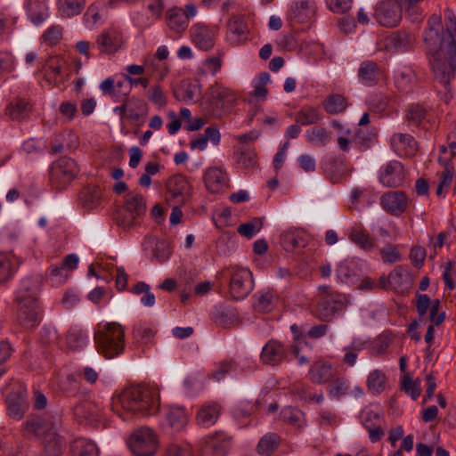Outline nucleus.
<instances>
[{
  "label": "nucleus",
  "mask_w": 456,
  "mask_h": 456,
  "mask_svg": "<svg viewBox=\"0 0 456 456\" xmlns=\"http://www.w3.org/2000/svg\"><path fill=\"white\" fill-rule=\"evenodd\" d=\"M424 42L435 79L447 89L456 72V20L451 19L444 29L440 17L431 16Z\"/></svg>",
  "instance_id": "obj_1"
},
{
  "label": "nucleus",
  "mask_w": 456,
  "mask_h": 456,
  "mask_svg": "<svg viewBox=\"0 0 456 456\" xmlns=\"http://www.w3.org/2000/svg\"><path fill=\"white\" fill-rule=\"evenodd\" d=\"M159 408V392L158 388L149 385L128 387L112 398V410L123 420L155 415Z\"/></svg>",
  "instance_id": "obj_2"
},
{
  "label": "nucleus",
  "mask_w": 456,
  "mask_h": 456,
  "mask_svg": "<svg viewBox=\"0 0 456 456\" xmlns=\"http://www.w3.org/2000/svg\"><path fill=\"white\" fill-rule=\"evenodd\" d=\"M94 342L99 353L114 358L125 350V330L118 322H108L94 333Z\"/></svg>",
  "instance_id": "obj_3"
},
{
  "label": "nucleus",
  "mask_w": 456,
  "mask_h": 456,
  "mask_svg": "<svg viewBox=\"0 0 456 456\" xmlns=\"http://www.w3.org/2000/svg\"><path fill=\"white\" fill-rule=\"evenodd\" d=\"M128 446L134 456H154L159 442L151 428L142 427L130 436Z\"/></svg>",
  "instance_id": "obj_4"
},
{
  "label": "nucleus",
  "mask_w": 456,
  "mask_h": 456,
  "mask_svg": "<svg viewBox=\"0 0 456 456\" xmlns=\"http://www.w3.org/2000/svg\"><path fill=\"white\" fill-rule=\"evenodd\" d=\"M347 305L346 295L335 292L322 295L315 306V314L322 322H330L338 316Z\"/></svg>",
  "instance_id": "obj_5"
},
{
  "label": "nucleus",
  "mask_w": 456,
  "mask_h": 456,
  "mask_svg": "<svg viewBox=\"0 0 456 456\" xmlns=\"http://www.w3.org/2000/svg\"><path fill=\"white\" fill-rule=\"evenodd\" d=\"M167 200L169 205L186 204L191 194L192 186L190 183L188 178L181 174L171 176L167 182Z\"/></svg>",
  "instance_id": "obj_6"
},
{
  "label": "nucleus",
  "mask_w": 456,
  "mask_h": 456,
  "mask_svg": "<svg viewBox=\"0 0 456 456\" xmlns=\"http://www.w3.org/2000/svg\"><path fill=\"white\" fill-rule=\"evenodd\" d=\"M232 444V436L224 431H216L202 439L200 456H226Z\"/></svg>",
  "instance_id": "obj_7"
},
{
  "label": "nucleus",
  "mask_w": 456,
  "mask_h": 456,
  "mask_svg": "<svg viewBox=\"0 0 456 456\" xmlns=\"http://www.w3.org/2000/svg\"><path fill=\"white\" fill-rule=\"evenodd\" d=\"M78 172L79 168L76 161L71 158L63 157L52 165L51 180L61 189L75 179Z\"/></svg>",
  "instance_id": "obj_8"
},
{
  "label": "nucleus",
  "mask_w": 456,
  "mask_h": 456,
  "mask_svg": "<svg viewBox=\"0 0 456 456\" xmlns=\"http://www.w3.org/2000/svg\"><path fill=\"white\" fill-rule=\"evenodd\" d=\"M401 7L394 0H381L374 6L373 18L382 27L394 28L402 20Z\"/></svg>",
  "instance_id": "obj_9"
},
{
  "label": "nucleus",
  "mask_w": 456,
  "mask_h": 456,
  "mask_svg": "<svg viewBox=\"0 0 456 456\" xmlns=\"http://www.w3.org/2000/svg\"><path fill=\"white\" fill-rule=\"evenodd\" d=\"M16 305L17 321L26 330H34L41 322L40 302L13 301Z\"/></svg>",
  "instance_id": "obj_10"
},
{
  "label": "nucleus",
  "mask_w": 456,
  "mask_h": 456,
  "mask_svg": "<svg viewBox=\"0 0 456 456\" xmlns=\"http://www.w3.org/2000/svg\"><path fill=\"white\" fill-rule=\"evenodd\" d=\"M5 402L8 415L15 419H22L28 408L26 387L21 383H15Z\"/></svg>",
  "instance_id": "obj_11"
},
{
  "label": "nucleus",
  "mask_w": 456,
  "mask_h": 456,
  "mask_svg": "<svg viewBox=\"0 0 456 456\" xmlns=\"http://www.w3.org/2000/svg\"><path fill=\"white\" fill-rule=\"evenodd\" d=\"M254 289L252 273L246 268L236 270L230 279V295L234 300L247 297Z\"/></svg>",
  "instance_id": "obj_12"
},
{
  "label": "nucleus",
  "mask_w": 456,
  "mask_h": 456,
  "mask_svg": "<svg viewBox=\"0 0 456 456\" xmlns=\"http://www.w3.org/2000/svg\"><path fill=\"white\" fill-rule=\"evenodd\" d=\"M42 283L43 279L40 275L23 278L15 291L13 301L39 302Z\"/></svg>",
  "instance_id": "obj_13"
},
{
  "label": "nucleus",
  "mask_w": 456,
  "mask_h": 456,
  "mask_svg": "<svg viewBox=\"0 0 456 456\" xmlns=\"http://www.w3.org/2000/svg\"><path fill=\"white\" fill-rule=\"evenodd\" d=\"M196 13V7L192 4H186L185 10L178 7L171 8L167 12V26L174 31H183L188 27L189 20Z\"/></svg>",
  "instance_id": "obj_14"
},
{
  "label": "nucleus",
  "mask_w": 456,
  "mask_h": 456,
  "mask_svg": "<svg viewBox=\"0 0 456 456\" xmlns=\"http://www.w3.org/2000/svg\"><path fill=\"white\" fill-rule=\"evenodd\" d=\"M288 358L287 348L281 342L270 339L263 347L260 359L264 364L278 366Z\"/></svg>",
  "instance_id": "obj_15"
},
{
  "label": "nucleus",
  "mask_w": 456,
  "mask_h": 456,
  "mask_svg": "<svg viewBox=\"0 0 456 456\" xmlns=\"http://www.w3.org/2000/svg\"><path fill=\"white\" fill-rule=\"evenodd\" d=\"M380 205L388 214L398 216L408 208V199L402 191H391L381 196Z\"/></svg>",
  "instance_id": "obj_16"
},
{
  "label": "nucleus",
  "mask_w": 456,
  "mask_h": 456,
  "mask_svg": "<svg viewBox=\"0 0 456 456\" xmlns=\"http://www.w3.org/2000/svg\"><path fill=\"white\" fill-rule=\"evenodd\" d=\"M362 274V268L354 259H345L336 267L338 281L347 285L356 284L360 281Z\"/></svg>",
  "instance_id": "obj_17"
},
{
  "label": "nucleus",
  "mask_w": 456,
  "mask_h": 456,
  "mask_svg": "<svg viewBox=\"0 0 456 456\" xmlns=\"http://www.w3.org/2000/svg\"><path fill=\"white\" fill-rule=\"evenodd\" d=\"M403 179V166L399 161H389L380 168L379 181L386 187H399Z\"/></svg>",
  "instance_id": "obj_18"
},
{
  "label": "nucleus",
  "mask_w": 456,
  "mask_h": 456,
  "mask_svg": "<svg viewBox=\"0 0 456 456\" xmlns=\"http://www.w3.org/2000/svg\"><path fill=\"white\" fill-rule=\"evenodd\" d=\"M59 424V421H53L51 428L43 436L44 453L45 456H61L63 452L65 441L57 433Z\"/></svg>",
  "instance_id": "obj_19"
},
{
  "label": "nucleus",
  "mask_w": 456,
  "mask_h": 456,
  "mask_svg": "<svg viewBox=\"0 0 456 456\" xmlns=\"http://www.w3.org/2000/svg\"><path fill=\"white\" fill-rule=\"evenodd\" d=\"M32 110L28 98L16 96L6 106L5 115L14 121H24L29 118Z\"/></svg>",
  "instance_id": "obj_20"
},
{
  "label": "nucleus",
  "mask_w": 456,
  "mask_h": 456,
  "mask_svg": "<svg viewBox=\"0 0 456 456\" xmlns=\"http://www.w3.org/2000/svg\"><path fill=\"white\" fill-rule=\"evenodd\" d=\"M204 183L208 191L218 193L228 188V175L219 167H209L205 172Z\"/></svg>",
  "instance_id": "obj_21"
},
{
  "label": "nucleus",
  "mask_w": 456,
  "mask_h": 456,
  "mask_svg": "<svg viewBox=\"0 0 456 456\" xmlns=\"http://www.w3.org/2000/svg\"><path fill=\"white\" fill-rule=\"evenodd\" d=\"M391 145L395 152L400 157H411L418 151L417 142L409 134H394L391 137Z\"/></svg>",
  "instance_id": "obj_22"
},
{
  "label": "nucleus",
  "mask_w": 456,
  "mask_h": 456,
  "mask_svg": "<svg viewBox=\"0 0 456 456\" xmlns=\"http://www.w3.org/2000/svg\"><path fill=\"white\" fill-rule=\"evenodd\" d=\"M226 38L232 45H240L247 38L248 26L240 16H232L227 23Z\"/></svg>",
  "instance_id": "obj_23"
},
{
  "label": "nucleus",
  "mask_w": 456,
  "mask_h": 456,
  "mask_svg": "<svg viewBox=\"0 0 456 456\" xmlns=\"http://www.w3.org/2000/svg\"><path fill=\"white\" fill-rule=\"evenodd\" d=\"M101 409L93 401L84 400L73 406V413L75 417L82 421L86 420L93 424L99 419Z\"/></svg>",
  "instance_id": "obj_24"
},
{
  "label": "nucleus",
  "mask_w": 456,
  "mask_h": 456,
  "mask_svg": "<svg viewBox=\"0 0 456 456\" xmlns=\"http://www.w3.org/2000/svg\"><path fill=\"white\" fill-rule=\"evenodd\" d=\"M95 45L100 53L111 54L119 49L121 41L115 31L106 30L97 37Z\"/></svg>",
  "instance_id": "obj_25"
},
{
  "label": "nucleus",
  "mask_w": 456,
  "mask_h": 456,
  "mask_svg": "<svg viewBox=\"0 0 456 456\" xmlns=\"http://www.w3.org/2000/svg\"><path fill=\"white\" fill-rule=\"evenodd\" d=\"M313 10L309 6L308 1L295 2L289 7L287 13V20L291 24L305 23L310 20Z\"/></svg>",
  "instance_id": "obj_26"
},
{
  "label": "nucleus",
  "mask_w": 456,
  "mask_h": 456,
  "mask_svg": "<svg viewBox=\"0 0 456 456\" xmlns=\"http://www.w3.org/2000/svg\"><path fill=\"white\" fill-rule=\"evenodd\" d=\"M194 44L201 50L208 51L214 46L213 32L204 25H195L191 29Z\"/></svg>",
  "instance_id": "obj_27"
},
{
  "label": "nucleus",
  "mask_w": 456,
  "mask_h": 456,
  "mask_svg": "<svg viewBox=\"0 0 456 456\" xmlns=\"http://www.w3.org/2000/svg\"><path fill=\"white\" fill-rule=\"evenodd\" d=\"M142 247L143 250L151 248L152 257L159 263L167 261L171 255L169 245L164 240H155L152 238L145 239Z\"/></svg>",
  "instance_id": "obj_28"
},
{
  "label": "nucleus",
  "mask_w": 456,
  "mask_h": 456,
  "mask_svg": "<svg viewBox=\"0 0 456 456\" xmlns=\"http://www.w3.org/2000/svg\"><path fill=\"white\" fill-rule=\"evenodd\" d=\"M380 69L372 61H362L358 70V77L362 84L372 86L379 82Z\"/></svg>",
  "instance_id": "obj_29"
},
{
  "label": "nucleus",
  "mask_w": 456,
  "mask_h": 456,
  "mask_svg": "<svg viewBox=\"0 0 456 456\" xmlns=\"http://www.w3.org/2000/svg\"><path fill=\"white\" fill-rule=\"evenodd\" d=\"M79 200L84 208L94 209L102 202V191L96 185H87L82 189Z\"/></svg>",
  "instance_id": "obj_30"
},
{
  "label": "nucleus",
  "mask_w": 456,
  "mask_h": 456,
  "mask_svg": "<svg viewBox=\"0 0 456 456\" xmlns=\"http://www.w3.org/2000/svg\"><path fill=\"white\" fill-rule=\"evenodd\" d=\"M391 289L403 292L411 286V277L408 271L402 265H397L390 273Z\"/></svg>",
  "instance_id": "obj_31"
},
{
  "label": "nucleus",
  "mask_w": 456,
  "mask_h": 456,
  "mask_svg": "<svg viewBox=\"0 0 456 456\" xmlns=\"http://www.w3.org/2000/svg\"><path fill=\"white\" fill-rule=\"evenodd\" d=\"M411 37L403 30L394 32L387 38L386 47L395 53L408 51L411 47Z\"/></svg>",
  "instance_id": "obj_32"
},
{
  "label": "nucleus",
  "mask_w": 456,
  "mask_h": 456,
  "mask_svg": "<svg viewBox=\"0 0 456 456\" xmlns=\"http://www.w3.org/2000/svg\"><path fill=\"white\" fill-rule=\"evenodd\" d=\"M233 155L235 157L236 163L241 168H252L256 164V153L255 149L249 145H242L236 148Z\"/></svg>",
  "instance_id": "obj_33"
},
{
  "label": "nucleus",
  "mask_w": 456,
  "mask_h": 456,
  "mask_svg": "<svg viewBox=\"0 0 456 456\" xmlns=\"http://www.w3.org/2000/svg\"><path fill=\"white\" fill-rule=\"evenodd\" d=\"M210 94L214 103L216 108H226L231 107L236 101V97L232 91L226 87L219 86H212Z\"/></svg>",
  "instance_id": "obj_34"
},
{
  "label": "nucleus",
  "mask_w": 456,
  "mask_h": 456,
  "mask_svg": "<svg viewBox=\"0 0 456 456\" xmlns=\"http://www.w3.org/2000/svg\"><path fill=\"white\" fill-rule=\"evenodd\" d=\"M211 319L218 326L230 328L238 321V315L233 310L222 306H216L212 310Z\"/></svg>",
  "instance_id": "obj_35"
},
{
  "label": "nucleus",
  "mask_w": 456,
  "mask_h": 456,
  "mask_svg": "<svg viewBox=\"0 0 456 456\" xmlns=\"http://www.w3.org/2000/svg\"><path fill=\"white\" fill-rule=\"evenodd\" d=\"M275 295L270 290H261L253 297L254 309L259 313H268L274 308Z\"/></svg>",
  "instance_id": "obj_36"
},
{
  "label": "nucleus",
  "mask_w": 456,
  "mask_h": 456,
  "mask_svg": "<svg viewBox=\"0 0 456 456\" xmlns=\"http://www.w3.org/2000/svg\"><path fill=\"white\" fill-rule=\"evenodd\" d=\"M220 409L216 403L204 404L197 414V421L203 427H210L215 424L219 417Z\"/></svg>",
  "instance_id": "obj_37"
},
{
  "label": "nucleus",
  "mask_w": 456,
  "mask_h": 456,
  "mask_svg": "<svg viewBox=\"0 0 456 456\" xmlns=\"http://www.w3.org/2000/svg\"><path fill=\"white\" fill-rule=\"evenodd\" d=\"M62 64L63 61L57 56H51L46 60L45 67L49 71H46V80L57 86L62 83Z\"/></svg>",
  "instance_id": "obj_38"
},
{
  "label": "nucleus",
  "mask_w": 456,
  "mask_h": 456,
  "mask_svg": "<svg viewBox=\"0 0 456 456\" xmlns=\"http://www.w3.org/2000/svg\"><path fill=\"white\" fill-rule=\"evenodd\" d=\"M126 210L134 213L135 217H142L146 212V203L141 194L128 192L124 198L123 207Z\"/></svg>",
  "instance_id": "obj_39"
},
{
  "label": "nucleus",
  "mask_w": 456,
  "mask_h": 456,
  "mask_svg": "<svg viewBox=\"0 0 456 456\" xmlns=\"http://www.w3.org/2000/svg\"><path fill=\"white\" fill-rule=\"evenodd\" d=\"M332 375L331 365L322 362H315L309 370L310 379L316 384L328 382Z\"/></svg>",
  "instance_id": "obj_40"
},
{
  "label": "nucleus",
  "mask_w": 456,
  "mask_h": 456,
  "mask_svg": "<svg viewBox=\"0 0 456 456\" xmlns=\"http://www.w3.org/2000/svg\"><path fill=\"white\" fill-rule=\"evenodd\" d=\"M281 444V437L276 433H267L261 437L257 445L256 452L263 456H269L276 451Z\"/></svg>",
  "instance_id": "obj_41"
},
{
  "label": "nucleus",
  "mask_w": 456,
  "mask_h": 456,
  "mask_svg": "<svg viewBox=\"0 0 456 456\" xmlns=\"http://www.w3.org/2000/svg\"><path fill=\"white\" fill-rule=\"evenodd\" d=\"M417 83L416 74L411 68H404L398 70L395 77L396 86L404 93L411 91L413 86Z\"/></svg>",
  "instance_id": "obj_42"
},
{
  "label": "nucleus",
  "mask_w": 456,
  "mask_h": 456,
  "mask_svg": "<svg viewBox=\"0 0 456 456\" xmlns=\"http://www.w3.org/2000/svg\"><path fill=\"white\" fill-rule=\"evenodd\" d=\"M58 10L62 18L79 14L86 5V0H58Z\"/></svg>",
  "instance_id": "obj_43"
},
{
  "label": "nucleus",
  "mask_w": 456,
  "mask_h": 456,
  "mask_svg": "<svg viewBox=\"0 0 456 456\" xmlns=\"http://www.w3.org/2000/svg\"><path fill=\"white\" fill-rule=\"evenodd\" d=\"M323 108L329 114H338L347 108L346 99L341 94H330L323 101Z\"/></svg>",
  "instance_id": "obj_44"
},
{
  "label": "nucleus",
  "mask_w": 456,
  "mask_h": 456,
  "mask_svg": "<svg viewBox=\"0 0 456 456\" xmlns=\"http://www.w3.org/2000/svg\"><path fill=\"white\" fill-rule=\"evenodd\" d=\"M295 119L297 124L310 126L317 124L321 120V114L317 108L305 106L297 112Z\"/></svg>",
  "instance_id": "obj_45"
},
{
  "label": "nucleus",
  "mask_w": 456,
  "mask_h": 456,
  "mask_svg": "<svg viewBox=\"0 0 456 456\" xmlns=\"http://www.w3.org/2000/svg\"><path fill=\"white\" fill-rule=\"evenodd\" d=\"M308 142L313 145L324 146L330 142L331 133L322 126H314L305 133Z\"/></svg>",
  "instance_id": "obj_46"
},
{
  "label": "nucleus",
  "mask_w": 456,
  "mask_h": 456,
  "mask_svg": "<svg viewBox=\"0 0 456 456\" xmlns=\"http://www.w3.org/2000/svg\"><path fill=\"white\" fill-rule=\"evenodd\" d=\"M18 268V264L11 256L0 253V284L9 281Z\"/></svg>",
  "instance_id": "obj_47"
},
{
  "label": "nucleus",
  "mask_w": 456,
  "mask_h": 456,
  "mask_svg": "<svg viewBox=\"0 0 456 456\" xmlns=\"http://www.w3.org/2000/svg\"><path fill=\"white\" fill-rule=\"evenodd\" d=\"M167 419L175 430L182 429L187 423L188 416L182 407H172L167 414Z\"/></svg>",
  "instance_id": "obj_48"
},
{
  "label": "nucleus",
  "mask_w": 456,
  "mask_h": 456,
  "mask_svg": "<svg viewBox=\"0 0 456 456\" xmlns=\"http://www.w3.org/2000/svg\"><path fill=\"white\" fill-rule=\"evenodd\" d=\"M428 117V110L419 103H412L409 105L406 111V118L411 125L417 127L422 125Z\"/></svg>",
  "instance_id": "obj_49"
},
{
  "label": "nucleus",
  "mask_w": 456,
  "mask_h": 456,
  "mask_svg": "<svg viewBox=\"0 0 456 456\" xmlns=\"http://www.w3.org/2000/svg\"><path fill=\"white\" fill-rule=\"evenodd\" d=\"M386 375L380 370H374L367 377V386L370 391L380 394L385 389Z\"/></svg>",
  "instance_id": "obj_50"
},
{
  "label": "nucleus",
  "mask_w": 456,
  "mask_h": 456,
  "mask_svg": "<svg viewBox=\"0 0 456 456\" xmlns=\"http://www.w3.org/2000/svg\"><path fill=\"white\" fill-rule=\"evenodd\" d=\"M128 110L126 118L132 121H138L147 113V104L137 98L128 99Z\"/></svg>",
  "instance_id": "obj_51"
},
{
  "label": "nucleus",
  "mask_w": 456,
  "mask_h": 456,
  "mask_svg": "<svg viewBox=\"0 0 456 456\" xmlns=\"http://www.w3.org/2000/svg\"><path fill=\"white\" fill-rule=\"evenodd\" d=\"M281 244L285 250L292 251L295 248L304 247L305 241L296 232L287 231L281 235Z\"/></svg>",
  "instance_id": "obj_52"
},
{
  "label": "nucleus",
  "mask_w": 456,
  "mask_h": 456,
  "mask_svg": "<svg viewBox=\"0 0 456 456\" xmlns=\"http://www.w3.org/2000/svg\"><path fill=\"white\" fill-rule=\"evenodd\" d=\"M156 331L144 323H138L133 328V337L136 342L142 345L149 344L152 341Z\"/></svg>",
  "instance_id": "obj_53"
},
{
  "label": "nucleus",
  "mask_w": 456,
  "mask_h": 456,
  "mask_svg": "<svg viewBox=\"0 0 456 456\" xmlns=\"http://www.w3.org/2000/svg\"><path fill=\"white\" fill-rule=\"evenodd\" d=\"M349 239L364 250H370L374 247L369 233L359 228H353L351 230Z\"/></svg>",
  "instance_id": "obj_54"
},
{
  "label": "nucleus",
  "mask_w": 456,
  "mask_h": 456,
  "mask_svg": "<svg viewBox=\"0 0 456 456\" xmlns=\"http://www.w3.org/2000/svg\"><path fill=\"white\" fill-rule=\"evenodd\" d=\"M66 340L70 348L80 349L86 346L87 336L81 329L74 327L69 330Z\"/></svg>",
  "instance_id": "obj_55"
},
{
  "label": "nucleus",
  "mask_w": 456,
  "mask_h": 456,
  "mask_svg": "<svg viewBox=\"0 0 456 456\" xmlns=\"http://www.w3.org/2000/svg\"><path fill=\"white\" fill-rule=\"evenodd\" d=\"M52 423L43 421L40 418L28 419L25 422V432L28 435L45 436L51 428Z\"/></svg>",
  "instance_id": "obj_56"
},
{
  "label": "nucleus",
  "mask_w": 456,
  "mask_h": 456,
  "mask_svg": "<svg viewBox=\"0 0 456 456\" xmlns=\"http://www.w3.org/2000/svg\"><path fill=\"white\" fill-rule=\"evenodd\" d=\"M281 416L282 420L299 428L305 426L304 413L298 409L290 406L285 407L284 409H282Z\"/></svg>",
  "instance_id": "obj_57"
},
{
  "label": "nucleus",
  "mask_w": 456,
  "mask_h": 456,
  "mask_svg": "<svg viewBox=\"0 0 456 456\" xmlns=\"http://www.w3.org/2000/svg\"><path fill=\"white\" fill-rule=\"evenodd\" d=\"M134 216V213H132L126 210V208H121L116 213V223L118 226H121L124 229L128 230L139 224V219L141 217H135Z\"/></svg>",
  "instance_id": "obj_58"
},
{
  "label": "nucleus",
  "mask_w": 456,
  "mask_h": 456,
  "mask_svg": "<svg viewBox=\"0 0 456 456\" xmlns=\"http://www.w3.org/2000/svg\"><path fill=\"white\" fill-rule=\"evenodd\" d=\"M200 85L197 83H183L174 92L175 97L180 102L193 101Z\"/></svg>",
  "instance_id": "obj_59"
},
{
  "label": "nucleus",
  "mask_w": 456,
  "mask_h": 456,
  "mask_svg": "<svg viewBox=\"0 0 456 456\" xmlns=\"http://www.w3.org/2000/svg\"><path fill=\"white\" fill-rule=\"evenodd\" d=\"M263 227V219L255 217L251 221L241 224L238 226L237 232L248 239H251Z\"/></svg>",
  "instance_id": "obj_60"
},
{
  "label": "nucleus",
  "mask_w": 456,
  "mask_h": 456,
  "mask_svg": "<svg viewBox=\"0 0 456 456\" xmlns=\"http://www.w3.org/2000/svg\"><path fill=\"white\" fill-rule=\"evenodd\" d=\"M290 330H291V332H292V334L294 336V343L291 346V349L290 350H291V353L295 356H297L298 352L303 349V346H308V342L306 340V335L304 334L301 331L300 327H298L296 324H293L290 327Z\"/></svg>",
  "instance_id": "obj_61"
},
{
  "label": "nucleus",
  "mask_w": 456,
  "mask_h": 456,
  "mask_svg": "<svg viewBox=\"0 0 456 456\" xmlns=\"http://www.w3.org/2000/svg\"><path fill=\"white\" fill-rule=\"evenodd\" d=\"M453 167L447 164L441 173L439 183L436 189V195L442 196L444 191H447L452 182Z\"/></svg>",
  "instance_id": "obj_62"
},
{
  "label": "nucleus",
  "mask_w": 456,
  "mask_h": 456,
  "mask_svg": "<svg viewBox=\"0 0 456 456\" xmlns=\"http://www.w3.org/2000/svg\"><path fill=\"white\" fill-rule=\"evenodd\" d=\"M370 110L382 112L387 105V98L382 94H371L367 100Z\"/></svg>",
  "instance_id": "obj_63"
},
{
  "label": "nucleus",
  "mask_w": 456,
  "mask_h": 456,
  "mask_svg": "<svg viewBox=\"0 0 456 456\" xmlns=\"http://www.w3.org/2000/svg\"><path fill=\"white\" fill-rule=\"evenodd\" d=\"M96 445L90 442H80L76 445L74 456H97Z\"/></svg>",
  "instance_id": "obj_64"
}]
</instances>
